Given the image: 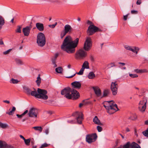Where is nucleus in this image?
<instances>
[{"instance_id":"nucleus-53","label":"nucleus","mask_w":148,"mask_h":148,"mask_svg":"<svg viewBox=\"0 0 148 148\" xmlns=\"http://www.w3.org/2000/svg\"><path fill=\"white\" fill-rule=\"evenodd\" d=\"M52 64L53 65L54 67H56L57 66V65L56 63V61L55 60H52Z\"/></svg>"},{"instance_id":"nucleus-54","label":"nucleus","mask_w":148,"mask_h":148,"mask_svg":"<svg viewBox=\"0 0 148 148\" xmlns=\"http://www.w3.org/2000/svg\"><path fill=\"white\" fill-rule=\"evenodd\" d=\"M131 13L133 14H136L138 13V11L136 10H133L131 11Z\"/></svg>"},{"instance_id":"nucleus-19","label":"nucleus","mask_w":148,"mask_h":148,"mask_svg":"<svg viewBox=\"0 0 148 148\" xmlns=\"http://www.w3.org/2000/svg\"><path fill=\"white\" fill-rule=\"evenodd\" d=\"M93 89L96 95L98 97L100 96L101 95V90L100 89L98 88L95 87H93Z\"/></svg>"},{"instance_id":"nucleus-55","label":"nucleus","mask_w":148,"mask_h":148,"mask_svg":"<svg viewBox=\"0 0 148 148\" xmlns=\"http://www.w3.org/2000/svg\"><path fill=\"white\" fill-rule=\"evenodd\" d=\"M49 132V128H47L45 131V133L46 134H48Z\"/></svg>"},{"instance_id":"nucleus-64","label":"nucleus","mask_w":148,"mask_h":148,"mask_svg":"<svg viewBox=\"0 0 148 148\" xmlns=\"http://www.w3.org/2000/svg\"><path fill=\"white\" fill-rule=\"evenodd\" d=\"M145 124L146 125H148V120L145 121Z\"/></svg>"},{"instance_id":"nucleus-10","label":"nucleus","mask_w":148,"mask_h":148,"mask_svg":"<svg viewBox=\"0 0 148 148\" xmlns=\"http://www.w3.org/2000/svg\"><path fill=\"white\" fill-rule=\"evenodd\" d=\"M38 115V112L37 110L34 107L31 108L28 112V116L34 119H36Z\"/></svg>"},{"instance_id":"nucleus-44","label":"nucleus","mask_w":148,"mask_h":148,"mask_svg":"<svg viewBox=\"0 0 148 148\" xmlns=\"http://www.w3.org/2000/svg\"><path fill=\"white\" fill-rule=\"evenodd\" d=\"M129 76L132 78H136L138 77V75L137 74L131 73H129Z\"/></svg>"},{"instance_id":"nucleus-62","label":"nucleus","mask_w":148,"mask_h":148,"mask_svg":"<svg viewBox=\"0 0 148 148\" xmlns=\"http://www.w3.org/2000/svg\"><path fill=\"white\" fill-rule=\"evenodd\" d=\"M3 101L4 103H10V101H8V100H4V101Z\"/></svg>"},{"instance_id":"nucleus-13","label":"nucleus","mask_w":148,"mask_h":148,"mask_svg":"<svg viewBox=\"0 0 148 148\" xmlns=\"http://www.w3.org/2000/svg\"><path fill=\"white\" fill-rule=\"evenodd\" d=\"M147 101H140L139 103L138 108L140 111L142 112H144L146 108Z\"/></svg>"},{"instance_id":"nucleus-60","label":"nucleus","mask_w":148,"mask_h":148,"mask_svg":"<svg viewBox=\"0 0 148 148\" xmlns=\"http://www.w3.org/2000/svg\"><path fill=\"white\" fill-rule=\"evenodd\" d=\"M87 23L88 24L90 25H93L92 22L89 20H88L87 21Z\"/></svg>"},{"instance_id":"nucleus-7","label":"nucleus","mask_w":148,"mask_h":148,"mask_svg":"<svg viewBox=\"0 0 148 148\" xmlns=\"http://www.w3.org/2000/svg\"><path fill=\"white\" fill-rule=\"evenodd\" d=\"M92 46L91 39L90 37H87L84 45V49L86 51H89Z\"/></svg>"},{"instance_id":"nucleus-48","label":"nucleus","mask_w":148,"mask_h":148,"mask_svg":"<svg viewBox=\"0 0 148 148\" xmlns=\"http://www.w3.org/2000/svg\"><path fill=\"white\" fill-rule=\"evenodd\" d=\"M6 146L5 147V148H14V147L12 145H8L6 143Z\"/></svg>"},{"instance_id":"nucleus-34","label":"nucleus","mask_w":148,"mask_h":148,"mask_svg":"<svg viewBox=\"0 0 148 148\" xmlns=\"http://www.w3.org/2000/svg\"><path fill=\"white\" fill-rule=\"evenodd\" d=\"M131 143L129 141L122 146L123 148H130Z\"/></svg>"},{"instance_id":"nucleus-43","label":"nucleus","mask_w":148,"mask_h":148,"mask_svg":"<svg viewBox=\"0 0 148 148\" xmlns=\"http://www.w3.org/2000/svg\"><path fill=\"white\" fill-rule=\"evenodd\" d=\"M20 138L22 139H23V140H24L25 143L26 145H28V139H25V138L22 135H20Z\"/></svg>"},{"instance_id":"nucleus-35","label":"nucleus","mask_w":148,"mask_h":148,"mask_svg":"<svg viewBox=\"0 0 148 148\" xmlns=\"http://www.w3.org/2000/svg\"><path fill=\"white\" fill-rule=\"evenodd\" d=\"M56 71L58 73H61L63 71V69L61 67L56 68Z\"/></svg>"},{"instance_id":"nucleus-58","label":"nucleus","mask_w":148,"mask_h":148,"mask_svg":"<svg viewBox=\"0 0 148 148\" xmlns=\"http://www.w3.org/2000/svg\"><path fill=\"white\" fill-rule=\"evenodd\" d=\"M58 56V53H56L54 56V57L52 59V60H56V59L57 58V57Z\"/></svg>"},{"instance_id":"nucleus-23","label":"nucleus","mask_w":148,"mask_h":148,"mask_svg":"<svg viewBox=\"0 0 148 148\" xmlns=\"http://www.w3.org/2000/svg\"><path fill=\"white\" fill-rule=\"evenodd\" d=\"M130 148H141L140 146L134 142L131 143Z\"/></svg>"},{"instance_id":"nucleus-22","label":"nucleus","mask_w":148,"mask_h":148,"mask_svg":"<svg viewBox=\"0 0 148 148\" xmlns=\"http://www.w3.org/2000/svg\"><path fill=\"white\" fill-rule=\"evenodd\" d=\"M5 23V20L4 18L0 15V29H1Z\"/></svg>"},{"instance_id":"nucleus-20","label":"nucleus","mask_w":148,"mask_h":148,"mask_svg":"<svg viewBox=\"0 0 148 148\" xmlns=\"http://www.w3.org/2000/svg\"><path fill=\"white\" fill-rule=\"evenodd\" d=\"M134 72L137 73H148V70L146 69H135L134 70Z\"/></svg>"},{"instance_id":"nucleus-30","label":"nucleus","mask_w":148,"mask_h":148,"mask_svg":"<svg viewBox=\"0 0 148 148\" xmlns=\"http://www.w3.org/2000/svg\"><path fill=\"white\" fill-rule=\"evenodd\" d=\"M23 32L25 36H28V26L23 29Z\"/></svg>"},{"instance_id":"nucleus-52","label":"nucleus","mask_w":148,"mask_h":148,"mask_svg":"<svg viewBox=\"0 0 148 148\" xmlns=\"http://www.w3.org/2000/svg\"><path fill=\"white\" fill-rule=\"evenodd\" d=\"M57 24V23L56 22L55 23V24H53V25H49V26L52 28H54L55 27V26Z\"/></svg>"},{"instance_id":"nucleus-25","label":"nucleus","mask_w":148,"mask_h":148,"mask_svg":"<svg viewBox=\"0 0 148 148\" xmlns=\"http://www.w3.org/2000/svg\"><path fill=\"white\" fill-rule=\"evenodd\" d=\"M37 85L38 86H39L40 83L41 82V79L40 78V75L39 74L38 75V76L37 78V80L36 81Z\"/></svg>"},{"instance_id":"nucleus-27","label":"nucleus","mask_w":148,"mask_h":148,"mask_svg":"<svg viewBox=\"0 0 148 148\" xmlns=\"http://www.w3.org/2000/svg\"><path fill=\"white\" fill-rule=\"evenodd\" d=\"M30 94L32 96L37 98L38 93V92H36V90H34L31 91L30 92Z\"/></svg>"},{"instance_id":"nucleus-16","label":"nucleus","mask_w":148,"mask_h":148,"mask_svg":"<svg viewBox=\"0 0 148 148\" xmlns=\"http://www.w3.org/2000/svg\"><path fill=\"white\" fill-rule=\"evenodd\" d=\"M36 27L37 29L40 32L43 31L44 30V26L42 23H37L36 24Z\"/></svg>"},{"instance_id":"nucleus-15","label":"nucleus","mask_w":148,"mask_h":148,"mask_svg":"<svg viewBox=\"0 0 148 148\" xmlns=\"http://www.w3.org/2000/svg\"><path fill=\"white\" fill-rule=\"evenodd\" d=\"M84 71V69L82 68L79 72L77 73L75 72V69H72L71 70V72H72V73L73 74V75L71 76L66 77L68 78H72L76 74H77L80 75H82L83 74Z\"/></svg>"},{"instance_id":"nucleus-17","label":"nucleus","mask_w":148,"mask_h":148,"mask_svg":"<svg viewBox=\"0 0 148 148\" xmlns=\"http://www.w3.org/2000/svg\"><path fill=\"white\" fill-rule=\"evenodd\" d=\"M71 85L73 87V88L76 89H79L81 87V84L79 82H74L71 84Z\"/></svg>"},{"instance_id":"nucleus-56","label":"nucleus","mask_w":148,"mask_h":148,"mask_svg":"<svg viewBox=\"0 0 148 148\" xmlns=\"http://www.w3.org/2000/svg\"><path fill=\"white\" fill-rule=\"evenodd\" d=\"M133 49L134 50L137 51H138L139 50V49L138 47H133Z\"/></svg>"},{"instance_id":"nucleus-37","label":"nucleus","mask_w":148,"mask_h":148,"mask_svg":"<svg viewBox=\"0 0 148 148\" xmlns=\"http://www.w3.org/2000/svg\"><path fill=\"white\" fill-rule=\"evenodd\" d=\"M19 82L17 79H15L14 78H12L10 80V83L13 84H16L18 83Z\"/></svg>"},{"instance_id":"nucleus-26","label":"nucleus","mask_w":148,"mask_h":148,"mask_svg":"<svg viewBox=\"0 0 148 148\" xmlns=\"http://www.w3.org/2000/svg\"><path fill=\"white\" fill-rule=\"evenodd\" d=\"M28 113V110H26L23 114L21 115L16 114V116L18 118H22L25 114Z\"/></svg>"},{"instance_id":"nucleus-61","label":"nucleus","mask_w":148,"mask_h":148,"mask_svg":"<svg viewBox=\"0 0 148 148\" xmlns=\"http://www.w3.org/2000/svg\"><path fill=\"white\" fill-rule=\"evenodd\" d=\"M90 60L92 61H93L94 60V57L92 56H90Z\"/></svg>"},{"instance_id":"nucleus-47","label":"nucleus","mask_w":148,"mask_h":148,"mask_svg":"<svg viewBox=\"0 0 148 148\" xmlns=\"http://www.w3.org/2000/svg\"><path fill=\"white\" fill-rule=\"evenodd\" d=\"M48 145L46 143H44L41 145L40 148H44L48 146Z\"/></svg>"},{"instance_id":"nucleus-9","label":"nucleus","mask_w":148,"mask_h":148,"mask_svg":"<svg viewBox=\"0 0 148 148\" xmlns=\"http://www.w3.org/2000/svg\"><path fill=\"white\" fill-rule=\"evenodd\" d=\"M97 136L95 133L91 135H88L86 137V141L88 143H90L95 141L97 139Z\"/></svg>"},{"instance_id":"nucleus-8","label":"nucleus","mask_w":148,"mask_h":148,"mask_svg":"<svg viewBox=\"0 0 148 148\" xmlns=\"http://www.w3.org/2000/svg\"><path fill=\"white\" fill-rule=\"evenodd\" d=\"M100 31V29L98 27L93 25H91L88 27L87 33L88 35L91 36L95 32Z\"/></svg>"},{"instance_id":"nucleus-18","label":"nucleus","mask_w":148,"mask_h":148,"mask_svg":"<svg viewBox=\"0 0 148 148\" xmlns=\"http://www.w3.org/2000/svg\"><path fill=\"white\" fill-rule=\"evenodd\" d=\"M72 28L71 26L67 24L65 25L64 27V30L67 33H70L71 32L72 30Z\"/></svg>"},{"instance_id":"nucleus-39","label":"nucleus","mask_w":148,"mask_h":148,"mask_svg":"<svg viewBox=\"0 0 148 148\" xmlns=\"http://www.w3.org/2000/svg\"><path fill=\"white\" fill-rule=\"evenodd\" d=\"M16 63L18 65L23 64L24 62L22 61L20 59H16Z\"/></svg>"},{"instance_id":"nucleus-32","label":"nucleus","mask_w":148,"mask_h":148,"mask_svg":"<svg viewBox=\"0 0 148 148\" xmlns=\"http://www.w3.org/2000/svg\"><path fill=\"white\" fill-rule=\"evenodd\" d=\"M6 145V143L5 142L0 140V148H5Z\"/></svg>"},{"instance_id":"nucleus-11","label":"nucleus","mask_w":148,"mask_h":148,"mask_svg":"<svg viewBox=\"0 0 148 148\" xmlns=\"http://www.w3.org/2000/svg\"><path fill=\"white\" fill-rule=\"evenodd\" d=\"M118 86L116 82H112L111 84L110 89L111 90L112 95H115L117 92V90Z\"/></svg>"},{"instance_id":"nucleus-31","label":"nucleus","mask_w":148,"mask_h":148,"mask_svg":"<svg viewBox=\"0 0 148 148\" xmlns=\"http://www.w3.org/2000/svg\"><path fill=\"white\" fill-rule=\"evenodd\" d=\"M32 128L35 130L38 131L40 132H42V128L40 126L34 127Z\"/></svg>"},{"instance_id":"nucleus-4","label":"nucleus","mask_w":148,"mask_h":148,"mask_svg":"<svg viewBox=\"0 0 148 148\" xmlns=\"http://www.w3.org/2000/svg\"><path fill=\"white\" fill-rule=\"evenodd\" d=\"M112 104L108 106H104V107L107 110V112L110 114H112L119 110L117 106L112 102Z\"/></svg>"},{"instance_id":"nucleus-45","label":"nucleus","mask_w":148,"mask_h":148,"mask_svg":"<svg viewBox=\"0 0 148 148\" xmlns=\"http://www.w3.org/2000/svg\"><path fill=\"white\" fill-rule=\"evenodd\" d=\"M21 27L19 26H18L17 27V28L16 30V32L21 33Z\"/></svg>"},{"instance_id":"nucleus-57","label":"nucleus","mask_w":148,"mask_h":148,"mask_svg":"<svg viewBox=\"0 0 148 148\" xmlns=\"http://www.w3.org/2000/svg\"><path fill=\"white\" fill-rule=\"evenodd\" d=\"M141 3V0H137L136 2V4L138 5H139Z\"/></svg>"},{"instance_id":"nucleus-38","label":"nucleus","mask_w":148,"mask_h":148,"mask_svg":"<svg viewBox=\"0 0 148 148\" xmlns=\"http://www.w3.org/2000/svg\"><path fill=\"white\" fill-rule=\"evenodd\" d=\"M112 102H113V101L112 100L109 101H105L103 103V106H108L109 105H110V104H112Z\"/></svg>"},{"instance_id":"nucleus-40","label":"nucleus","mask_w":148,"mask_h":148,"mask_svg":"<svg viewBox=\"0 0 148 148\" xmlns=\"http://www.w3.org/2000/svg\"><path fill=\"white\" fill-rule=\"evenodd\" d=\"M67 33L64 30L62 31L61 33L60 38H62Z\"/></svg>"},{"instance_id":"nucleus-46","label":"nucleus","mask_w":148,"mask_h":148,"mask_svg":"<svg viewBox=\"0 0 148 148\" xmlns=\"http://www.w3.org/2000/svg\"><path fill=\"white\" fill-rule=\"evenodd\" d=\"M118 63L119 64H120V65L119 66V67L120 68H121L122 66H125V63L123 62H118Z\"/></svg>"},{"instance_id":"nucleus-33","label":"nucleus","mask_w":148,"mask_h":148,"mask_svg":"<svg viewBox=\"0 0 148 148\" xmlns=\"http://www.w3.org/2000/svg\"><path fill=\"white\" fill-rule=\"evenodd\" d=\"M95 77L94 73L92 72H90L88 74V77L89 79H92Z\"/></svg>"},{"instance_id":"nucleus-24","label":"nucleus","mask_w":148,"mask_h":148,"mask_svg":"<svg viewBox=\"0 0 148 148\" xmlns=\"http://www.w3.org/2000/svg\"><path fill=\"white\" fill-rule=\"evenodd\" d=\"M82 68L84 69H89V63L87 61H85L83 63Z\"/></svg>"},{"instance_id":"nucleus-36","label":"nucleus","mask_w":148,"mask_h":148,"mask_svg":"<svg viewBox=\"0 0 148 148\" xmlns=\"http://www.w3.org/2000/svg\"><path fill=\"white\" fill-rule=\"evenodd\" d=\"M109 92L110 91L109 89H107L104 90L103 91V97L107 96L109 93Z\"/></svg>"},{"instance_id":"nucleus-51","label":"nucleus","mask_w":148,"mask_h":148,"mask_svg":"<svg viewBox=\"0 0 148 148\" xmlns=\"http://www.w3.org/2000/svg\"><path fill=\"white\" fill-rule=\"evenodd\" d=\"M97 129L99 132H101L102 131V129L101 127L99 126H97Z\"/></svg>"},{"instance_id":"nucleus-28","label":"nucleus","mask_w":148,"mask_h":148,"mask_svg":"<svg viewBox=\"0 0 148 148\" xmlns=\"http://www.w3.org/2000/svg\"><path fill=\"white\" fill-rule=\"evenodd\" d=\"M124 47L127 50L131 51H134V50L133 49V47L129 45H125L124 46Z\"/></svg>"},{"instance_id":"nucleus-5","label":"nucleus","mask_w":148,"mask_h":148,"mask_svg":"<svg viewBox=\"0 0 148 148\" xmlns=\"http://www.w3.org/2000/svg\"><path fill=\"white\" fill-rule=\"evenodd\" d=\"M37 92V98L43 100H46L48 98V97L47 95V92L46 90L38 88Z\"/></svg>"},{"instance_id":"nucleus-63","label":"nucleus","mask_w":148,"mask_h":148,"mask_svg":"<svg viewBox=\"0 0 148 148\" xmlns=\"http://www.w3.org/2000/svg\"><path fill=\"white\" fill-rule=\"evenodd\" d=\"M4 44L3 41L1 40H0V45H3Z\"/></svg>"},{"instance_id":"nucleus-29","label":"nucleus","mask_w":148,"mask_h":148,"mask_svg":"<svg viewBox=\"0 0 148 148\" xmlns=\"http://www.w3.org/2000/svg\"><path fill=\"white\" fill-rule=\"evenodd\" d=\"M16 109L15 107H13L12 110L9 112H6V113L10 115H12L13 114L14 112L15 111Z\"/></svg>"},{"instance_id":"nucleus-49","label":"nucleus","mask_w":148,"mask_h":148,"mask_svg":"<svg viewBox=\"0 0 148 148\" xmlns=\"http://www.w3.org/2000/svg\"><path fill=\"white\" fill-rule=\"evenodd\" d=\"M11 50H12V49H10L6 51H5L3 52V54H5V55L8 54L9 53H10V52L11 51Z\"/></svg>"},{"instance_id":"nucleus-1","label":"nucleus","mask_w":148,"mask_h":148,"mask_svg":"<svg viewBox=\"0 0 148 148\" xmlns=\"http://www.w3.org/2000/svg\"><path fill=\"white\" fill-rule=\"evenodd\" d=\"M79 39L77 38L73 40L70 36H66L61 46V49L69 53H73L75 51V48L78 44Z\"/></svg>"},{"instance_id":"nucleus-59","label":"nucleus","mask_w":148,"mask_h":148,"mask_svg":"<svg viewBox=\"0 0 148 148\" xmlns=\"http://www.w3.org/2000/svg\"><path fill=\"white\" fill-rule=\"evenodd\" d=\"M128 16V14H127V15L123 16V18L124 20L126 21L127 20Z\"/></svg>"},{"instance_id":"nucleus-42","label":"nucleus","mask_w":148,"mask_h":148,"mask_svg":"<svg viewBox=\"0 0 148 148\" xmlns=\"http://www.w3.org/2000/svg\"><path fill=\"white\" fill-rule=\"evenodd\" d=\"M107 66L108 67V68L109 69L112 67L115 66V65L114 63L111 62L108 64L107 65Z\"/></svg>"},{"instance_id":"nucleus-6","label":"nucleus","mask_w":148,"mask_h":148,"mask_svg":"<svg viewBox=\"0 0 148 148\" xmlns=\"http://www.w3.org/2000/svg\"><path fill=\"white\" fill-rule=\"evenodd\" d=\"M92 46L91 39L90 37H87L84 45V49L86 51H89Z\"/></svg>"},{"instance_id":"nucleus-2","label":"nucleus","mask_w":148,"mask_h":148,"mask_svg":"<svg viewBox=\"0 0 148 148\" xmlns=\"http://www.w3.org/2000/svg\"><path fill=\"white\" fill-rule=\"evenodd\" d=\"M61 94L68 99H76L79 97V93L75 89H72L69 87L63 89L61 91Z\"/></svg>"},{"instance_id":"nucleus-21","label":"nucleus","mask_w":148,"mask_h":148,"mask_svg":"<svg viewBox=\"0 0 148 148\" xmlns=\"http://www.w3.org/2000/svg\"><path fill=\"white\" fill-rule=\"evenodd\" d=\"M93 121L95 124L97 125H101L102 124L97 116H95L93 119Z\"/></svg>"},{"instance_id":"nucleus-12","label":"nucleus","mask_w":148,"mask_h":148,"mask_svg":"<svg viewBox=\"0 0 148 148\" xmlns=\"http://www.w3.org/2000/svg\"><path fill=\"white\" fill-rule=\"evenodd\" d=\"M73 115L74 116H77L76 118L77 123L81 124L82 120L83 119V114L81 112H76Z\"/></svg>"},{"instance_id":"nucleus-3","label":"nucleus","mask_w":148,"mask_h":148,"mask_svg":"<svg viewBox=\"0 0 148 148\" xmlns=\"http://www.w3.org/2000/svg\"><path fill=\"white\" fill-rule=\"evenodd\" d=\"M36 42L38 45L40 47H43L46 43L45 35L42 32L39 33L37 36Z\"/></svg>"},{"instance_id":"nucleus-41","label":"nucleus","mask_w":148,"mask_h":148,"mask_svg":"<svg viewBox=\"0 0 148 148\" xmlns=\"http://www.w3.org/2000/svg\"><path fill=\"white\" fill-rule=\"evenodd\" d=\"M7 127V125L0 122V127L3 129Z\"/></svg>"},{"instance_id":"nucleus-14","label":"nucleus","mask_w":148,"mask_h":148,"mask_svg":"<svg viewBox=\"0 0 148 148\" xmlns=\"http://www.w3.org/2000/svg\"><path fill=\"white\" fill-rule=\"evenodd\" d=\"M77 58H82L85 57L87 55L86 53L83 49L79 50L76 53Z\"/></svg>"},{"instance_id":"nucleus-50","label":"nucleus","mask_w":148,"mask_h":148,"mask_svg":"<svg viewBox=\"0 0 148 148\" xmlns=\"http://www.w3.org/2000/svg\"><path fill=\"white\" fill-rule=\"evenodd\" d=\"M23 88L24 91L27 94H28V88L27 86H23Z\"/></svg>"}]
</instances>
